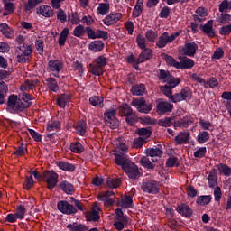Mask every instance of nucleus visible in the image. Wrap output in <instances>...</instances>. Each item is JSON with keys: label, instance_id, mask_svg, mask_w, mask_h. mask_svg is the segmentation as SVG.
Listing matches in <instances>:
<instances>
[{"label": "nucleus", "instance_id": "1", "mask_svg": "<svg viewBox=\"0 0 231 231\" xmlns=\"http://www.w3.org/2000/svg\"><path fill=\"white\" fill-rule=\"evenodd\" d=\"M114 152L116 165L121 167L130 180H138L142 176L138 166L127 156V145L125 143H119Z\"/></svg>", "mask_w": 231, "mask_h": 231}, {"label": "nucleus", "instance_id": "2", "mask_svg": "<svg viewBox=\"0 0 231 231\" xmlns=\"http://www.w3.org/2000/svg\"><path fill=\"white\" fill-rule=\"evenodd\" d=\"M27 107H30V103H23V101L17 99V96L14 94L9 96L6 107V111H9V113H21L24 111V109H27Z\"/></svg>", "mask_w": 231, "mask_h": 231}, {"label": "nucleus", "instance_id": "3", "mask_svg": "<svg viewBox=\"0 0 231 231\" xmlns=\"http://www.w3.org/2000/svg\"><path fill=\"white\" fill-rule=\"evenodd\" d=\"M104 120L106 125L110 129H116L120 125V122L116 118V110L115 108L106 109L104 113Z\"/></svg>", "mask_w": 231, "mask_h": 231}, {"label": "nucleus", "instance_id": "4", "mask_svg": "<svg viewBox=\"0 0 231 231\" xmlns=\"http://www.w3.org/2000/svg\"><path fill=\"white\" fill-rule=\"evenodd\" d=\"M131 106L133 107H136L138 113H143L144 115H147L152 111V104L147 103V101L143 97H140L139 99H134L131 102Z\"/></svg>", "mask_w": 231, "mask_h": 231}, {"label": "nucleus", "instance_id": "5", "mask_svg": "<svg viewBox=\"0 0 231 231\" xmlns=\"http://www.w3.org/2000/svg\"><path fill=\"white\" fill-rule=\"evenodd\" d=\"M180 33H181V32H176L171 35H169L167 32L162 33L156 42L157 48H165V46L171 44V42H174L176 38L180 37Z\"/></svg>", "mask_w": 231, "mask_h": 231}, {"label": "nucleus", "instance_id": "6", "mask_svg": "<svg viewBox=\"0 0 231 231\" xmlns=\"http://www.w3.org/2000/svg\"><path fill=\"white\" fill-rule=\"evenodd\" d=\"M158 77L162 82L171 84V88H176L180 82V78H174L169 71L163 69L159 71Z\"/></svg>", "mask_w": 231, "mask_h": 231}, {"label": "nucleus", "instance_id": "7", "mask_svg": "<svg viewBox=\"0 0 231 231\" xmlns=\"http://www.w3.org/2000/svg\"><path fill=\"white\" fill-rule=\"evenodd\" d=\"M43 178L45 179L49 190H53V189L57 187V183H59V174L54 171H44Z\"/></svg>", "mask_w": 231, "mask_h": 231}, {"label": "nucleus", "instance_id": "8", "mask_svg": "<svg viewBox=\"0 0 231 231\" xmlns=\"http://www.w3.org/2000/svg\"><path fill=\"white\" fill-rule=\"evenodd\" d=\"M141 189L148 194H158L160 192V183L156 180H147L142 183Z\"/></svg>", "mask_w": 231, "mask_h": 231}, {"label": "nucleus", "instance_id": "9", "mask_svg": "<svg viewBox=\"0 0 231 231\" xmlns=\"http://www.w3.org/2000/svg\"><path fill=\"white\" fill-rule=\"evenodd\" d=\"M18 50L22 51V53H19L17 55V60L18 62L24 63L26 60H28V57H30L31 53H33V50L32 49V45H20L18 46Z\"/></svg>", "mask_w": 231, "mask_h": 231}, {"label": "nucleus", "instance_id": "10", "mask_svg": "<svg viewBox=\"0 0 231 231\" xmlns=\"http://www.w3.org/2000/svg\"><path fill=\"white\" fill-rule=\"evenodd\" d=\"M57 207L58 210L62 212V214H77V208L68 201H60Z\"/></svg>", "mask_w": 231, "mask_h": 231}, {"label": "nucleus", "instance_id": "11", "mask_svg": "<svg viewBox=\"0 0 231 231\" xmlns=\"http://www.w3.org/2000/svg\"><path fill=\"white\" fill-rule=\"evenodd\" d=\"M97 199L99 201H103L105 203V205L109 207V206L113 205V203H115V192L114 191L101 192L98 195Z\"/></svg>", "mask_w": 231, "mask_h": 231}, {"label": "nucleus", "instance_id": "12", "mask_svg": "<svg viewBox=\"0 0 231 231\" xmlns=\"http://www.w3.org/2000/svg\"><path fill=\"white\" fill-rule=\"evenodd\" d=\"M198 44L194 42H186L182 49L183 55H186L187 57H194L196 51H198Z\"/></svg>", "mask_w": 231, "mask_h": 231}, {"label": "nucleus", "instance_id": "13", "mask_svg": "<svg viewBox=\"0 0 231 231\" xmlns=\"http://www.w3.org/2000/svg\"><path fill=\"white\" fill-rule=\"evenodd\" d=\"M156 109L158 115H165V113H171L174 109V105L167 101H161L157 104Z\"/></svg>", "mask_w": 231, "mask_h": 231}, {"label": "nucleus", "instance_id": "14", "mask_svg": "<svg viewBox=\"0 0 231 231\" xmlns=\"http://www.w3.org/2000/svg\"><path fill=\"white\" fill-rule=\"evenodd\" d=\"M48 66L50 71H52L54 77H59V72L62 71V68H64V65L59 60H50Z\"/></svg>", "mask_w": 231, "mask_h": 231}, {"label": "nucleus", "instance_id": "15", "mask_svg": "<svg viewBox=\"0 0 231 231\" xmlns=\"http://www.w3.org/2000/svg\"><path fill=\"white\" fill-rule=\"evenodd\" d=\"M120 19H122V13H111L105 17L103 23L106 24V26H111L116 23H118Z\"/></svg>", "mask_w": 231, "mask_h": 231}, {"label": "nucleus", "instance_id": "16", "mask_svg": "<svg viewBox=\"0 0 231 231\" xmlns=\"http://www.w3.org/2000/svg\"><path fill=\"white\" fill-rule=\"evenodd\" d=\"M192 117L190 116H184L178 121H173V127L174 129H182L183 127H189V125H192Z\"/></svg>", "mask_w": 231, "mask_h": 231}, {"label": "nucleus", "instance_id": "17", "mask_svg": "<svg viewBox=\"0 0 231 231\" xmlns=\"http://www.w3.org/2000/svg\"><path fill=\"white\" fill-rule=\"evenodd\" d=\"M193 66H196V62L192 59L187 56L180 58L179 69H192Z\"/></svg>", "mask_w": 231, "mask_h": 231}, {"label": "nucleus", "instance_id": "18", "mask_svg": "<svg viewBox=\"0 0 231 231\" xmlns=\"http://www.w3.org/2000/svg\"><path fill=\"white\" fill-rule=\"evenodd\" d=\"M100 206L96 202L92 208V211L87 215L88 221H99L100 220Z\"/></svg>", "mask_w": 231, "mask_h": 231}, {"label": "nucleus", "instance_id": "19", "mask_svg": "<svg viewBox=\"0 0 231 231\" xmlns=\"http://www.w3.org/2000/svg\"><path fill=\"white\" fill-rule=\"evenodd\" d=\"M143 51L140 53L136 64H142L143 62H147L152 59V50L150 48L143 49Z\"/></svg>", "mask_w": 231, "mask_h": 231}, {"label": "nucleus", "instance_id": "20", "mask_svg": "<svg viewBox=\"0 0 231 231\" xmlns=\"http://www.w3.org/2000/svg\"><path fill=\"white\" fill-rule=\"evenodd\" d=\"M200 30L208 35V37H216V31H214V21L209 20L206 24L200 25Z\"/></svg>", "mask_w": 231, "mask_h": 231}, {"label": "nucleus", "instance_id": "21", "mask_svg": "<svg viewBox=\"0 0 231 231\" xmlns=\"http://www.w3.org/2000/svg\"><path fill=\"white\" fill-rule=\"evenodd\" d=\"M176 210L179 214H180V216H183V217H192V208H190V207H189V205L185 203H181L180 205H179Z\"/></svg>", "mask_w": 231, "mask_h": 231}, {"label": "nucleus", "instance_id": "22", "mask_svg": "<svg viewBox=\"0 0 231 231\" xmlns=\"http://www.w3.org/2000/svg\"><path fill=\"white\" fill-rule=\"evenodd\" d=\"M195 14H196L193 15L195 23H203V21H205V17L208 15V10L207 8L200 6L195 11Z\"/></svg>", "mask_w": 231, "mask_h": 231}, {"label": "nucleus", "instance_id": "23", "mask_svg": "<svg viewBox=\"0 0 231 231\" xmlns=\"http://www.w3.org/2000/svg\"><path fill=\"white\" fill-rule=\"evenodd\" d=\"M36 13L38 14V15H42V17H53L55 14L53 12V9H51V7L49 5L39 6L36 9Z\"/></svg>", "mask_w": 231, "mask_h": 231}, {"label": "nucleus", "instance_id": "24", "mask_svg": "<svg viewBox=\"0 0 231 231\" xmlns=\"http://www.w3.org/2000/svg\"><path fill=\"white\" fill-rule=\"evenodd\" d=\"M0 32L4 37H6V39H14V36L15 35L14 29L8 26L7 23L0 24Z\"/></svg>", "mask_w": 231, "mask_h": 231}, {"label": "nucleus", "instance_id": "25", "mask_svg": "<svg viewBox=\"0 0 231 231\" xmlns=\"http://www.w3.org/2000/svg\"><path fill=\"white\" fill-rule=\"evenodd\" d=\"M146 154L151 158H162V156H163V150L160 145H158L155 148L146 149Z\"/></svg>", "mask_w": 231, "mask_h": 231}, {"label": "nucleus", "instance_id": "26", "mask_svg": "<svg viewBox=\"0 0 231 231\" xmlns=\"http://www.w3.org/2000/svg\"><path fill=\"white\" fill-rule=\"evenodd\" d=\"M71 100V95L69 94H61L57 99V105L59 107L64 108Z\"/></svg>", "mask_w": 231, "mask_h": 231}, {"label": "nucleus", "instance_id": "27", "mask_svg": "<svg viewBox=\"0 0 231 231\" xmlns=\"http://www.w3.org/2000/svg\"><path fill=\"white\" fill-rule=\"evenodd\" d=\"M175 87H172V83H166L164 86L160 87V90L165 97H168L169 100H172V89H174Z\"/></svg>", "mask_w": 231, "mask_h": 231}, {"label": "nucleus", "instance_id": "28", "mask_svg": "<svg viewBox=\"0 0 231 231\" xmlns=\"http://www.w3.org/2000/svg\"><path fill=\"white\" fill-rule=\"evenodd\" d=\"M39 84V80L37 79H27L21 86V91H27V89H33Z\"/></svg>", "mask_w": 231, "mask_h": 231}, {"label": "nucleus", "instance_id": "29", "mask_svg": "<svg viewBox=\"0 0 231 231\" xmlns=\"http://www.w3.org/2000/svg\"><path fill=\"white\" fill-rule=\"evenodd\" d=\"M56 165L59 169H61V171H67L68 172H73L75 171V165L69 162L60 161L56 162Z\"/></svg>", "mask_w": 231, "mask_h": 231}, {"label": "nucleus", "instance_id": "30", "mask_svg": "<svg viewBox=\"0 0 231 231\" xmlns=\"http://www.w3.org/2000/svg\"><path fill=\"white\" fill-rule=\"evenodd\" d=\"M60 188L66 194H70L71 195L75 192V188L73 187V184H71V183H69L66 180H63L60 183Z\"/></svg>", "mask_w": 231, "mask_h": 231}, {"label": "nucleus", "instance_id": "31", "mask_svg": "<svg viewBox=\"0 0 231 231\" xmlns=\"http://www.w3.org/2000/svg\"><path fill=\"white\" fill-rule=\"evenodd\" d=\"M88 49L94 53L102 51L104 50V42L102 41H94L88 45Z\"/></svg>", "mask_w": 231, "mask_h": 231}, {"label": "nucleus", "instance_id": "32", "mask_svg": "<svg viewBox=\"0 0 231 231\" xmlns=\"http://www.w3.org/2000/svg\"><path fill=\"white\" fill-rule=\"evenodd\" d=\"M89 72L92 73V75H96L97 77H100V75L104 74V69L101 68L99 65H97L95 61H93L89 65Z\"/></svg>", "mask_w": 231, "mask_h": 231}, {"label": "nucleus", "instance_id": "33", "mask_svg": "<svg viewBox=\"0 0 231 231\" xmlns=\"http://www.w3.org/2000/svg\"><path fill=\"white\" fill-rule=\"evenodd\" d=\"M208 183V187H210L211 189H214V187L217 185V172H216V170H213L212 171L209 172Z\"/></svg>", "mask_w": 231, "mask_h": 231}, {"label": "nucleus", "instance_id": "34", "mask_svg": "<svg viewBox=\"0 0 231 231\" xmlns=\"http://www.w3.org/2000/svg\"><path fill=\"white\" fill-rule=\"evenodd\" d=\"M86 129H88V125L86 124V121L80 120L79 122H78L76 125L77 134H79V136H84L86 134Z\"/></svg>", "mask_w": 231, "mask_h": 231}, {"label": "nucleus", "instance_id": "35", "mask_svg": "<svg viewBox=\"0 0 231 231\" xmlns=\"http://www.w3.org/2000/svg\"><path fill=\"white\" fill-rule=\"evenodd\" d=\"M132 95L140 97L145 93V86L143 84L134 85L131 89Z\"/></svg>", "mask_w": 231, "mask_h": 231}, {"label": "nucleus", "instance_id": "36", "mask_svg": "<svg viewBox=\"0 0 231 231\" xmlns=\"http://www.w3.org/2000/svg\"><path fill=\"white\" fill-rule=\"evenodd\" d=\"M109 10H111L109 3H100L97 12L98 15H107V14H109Z\"/></svg>", "mask_w": 231, "mask_h": 231}, {"label": "nucleus", "instance_id": "37", "mask_svg": "<svg viewBox=\"0 0 231 231\" xmlns=\"http://www.w3.org/2000/svg\"><path fill=\"white\" fill-rule=\"evenodd\" d=\"M157 124L160 127H171V125H174V117H164L159 119Z\"/></svg>", "mask_w": 231, "mask_h": 231}, {"label": "nucleus", "instance_id": "38", "mask_svg": "<svg viewBox=\"0 0 231 231\" xmlns=\"http://www.w3.org/2000/svg\"><path fill=\"white\" fill-rule=\"evenodd\" d=\"M145 39L148 42H156L158 39V32L152 29L145 32Z\"/></svg>", "mask_w": 231, "mask_h": 231}, {"label": "nucleus", "instance_id": "39", "mask_svg": "<svg viewBox=\"0 0 231 231\" xmlns=\"http://www.w3.org/2000/svg\"><path fill=\"white\" fill-rule=\"evenodd\" d=\"M190 136V134L188 132H180L176 137L175 142L177 143L181 144L189 142V137Z\"/></svg>", "mask_w": 231, "mask_h": 231}, {"label": "nucleus", "instance_id": "40", "mask_svg": "<svg viewBox=\"0 0 231 231\" xmlns=\"http://www.w3.org/2000/svg\"><path fill=\"white\" fill-rule=\"evenodd\" d=\"M212 201V196L210 195H203L197 198V205H200L204 207L205 205H208Z\"/></svg>", "mask_w": 231, "mask_h": 231}, {"label": "nucleus", "instance_id": "41", "mask_svg": "<svg viewBox=\"0 0 231 231\" xmlns=\"http://www.w3.org/2000/svg\"><path fill=\"white\" fill-rule=\"evenodd\" d=\"M67 228H69V231H88V230L86 225L77 224V223L69 224L67 226Z\"/></svg>", "mask_w": 231, "mask_h": 231}, {"label": "nucleus", "instance_id": "42", "mask_svg": "<svg viewBox=\"0 0 231 231\" xmlns=\"http://www.w3.org/2000/svg\"><path fill=\"white\" fill-rule=\"evenodd\" d=\"M120 185H122V180H120V178H117V179L108 178L106 180V186L109 189H118V187H120Z\"/></svg>", "mask_w": 231, "mask_h": 231}, {"label": "nucleus", "instance_id": "43", "mask_svg": "<svg viewBox=\"0 0 231 231\" xmlns=\"http://www.w3.org/2000/svg\"><path fill=\"white\" fill-rule=\"evenodd\" d=\"M136 134L139 136H143V138H145V140H147V138H149L152 134V129L151 127L138 128L136 130Z\"/></svg>", "mask_w": 231, "mask_h": 231}, {"label": "nucleus", "instance_id": "44", "mask_svg": "<svg viewBox=\"0 0 231 231\" xmlns=\"http://www.w3.org/2000/svg\"><path fill=\"white\" fill-rule=\"evenodd\" d=\"M44 0H28L27 4L24 5L25 12H32L37 5H41Z\"/></svg>", "mask_w": 231, "mask_h": 231}, {"label": "nucleus", "instance_id": "45", "mask_svg": "<svg viewBox=\"0 0 231 231\" xmlns=\"http://www.w3.org/2000/svg\"><path fill=\"white\" fill-rule=\"evenodd\" d=\"M217 169L220 174H223V176H230L231 175V168L230 166L225 164V163H219L217 165Z\"/></svg>", "mask_w": 231, "mask_h": 231}, {"label": "nucleus", "instance_id": "46", "mask_svg": "<svg viewBox=\"0 0 231 231\" xmlns=\"http://www.w3.org/2000/svg\"><path fill=\"white\" fill-rule=\"evenodd\" d=\"M68 35H69V29L64 28L59 37V44L60 46H64L66 44V41L68 39Z\"/></svg>", "mask_w": 231, "mask_h": 231}, {"label": "nucleus", "instance_id": "47", "mask_svg": "<svg viewBox=\"0 0 231 231\" xmlns=\"http://www.w3.org/2000/svg\"><path fill=\"white\" fill-rule=\"evenodd\" d=\"M210 140V134L207 131L200 132L198 134L197 142L199 143H206V142H208Z\"/></svg>", "mask_w": 231, "mask_h": 231}, {"label": "nucleus", "instance_id": "48", "mask_svg": "<svg viewBox=\"0 0 231 231\" xmlns=\"http://www.w3.org/2000/svg\"><path fill=\"white\" fill-rule=\"evenodd\" d=\"M218 10L221 14H225V12L231 10V0H223L218 5Z\"/></svg>", "mask_w": 231, "mask_h": 231}, {"label": "nucleus", "instance_id": "49", "mask_svg": "<svg viewBox=\"0 0 231 231\" xmlns=\"http://www.w3.org/2000/svg\"><path fill=\"white\" fill-rule=\"evenodd\" d=\"M47 86L51 91L54 93L59 89V85L57 84V79L55 78H49L46 79Z\"/></svg>", "mask_w": 231, "mask_h": 231}, {"label": "nucleus", "instance_id": "50", "mask_svg": "<svg viewBox=\"0 0 231 231\" xmlns=\"http://www.w3.org/2000/svg\"><path fill=\"white\" fill-rule=\"evenodd\" d=\"M70 151L77 154H82L84 152V146H82V143L75 142L70 144Z\"/></svg>", "mask_w": 231, "mask_h": 231}, {"label": "nucleus", "instance_id": "51", "mask_svg": "<svg viewBox=\"0 0 231 231\" xmlns=\"http://www.w3.org/2000/svg\"><path fill=\"white\" fill-rule=\"evenodd\" d=\"M217 21L219 24H228L231 23V14L227 13L220 14Z\"/></svg>", "mask_w": 231, "mask_h": 231}, {"label": "nucleus", "instance_id": "52", "mask_svg": "<svg viewBox=\"0 0 231 231\" xmlns=\"http://www.w3.org/2000/svg\"><path fill=\"white\" fill-rule=\"evenodd\" d=\"M133 113V108L129 106V105L125 104L122 106L119 107V115L121 116H127Z\"/></svg>", "mask_w": 231, "mask_h": 231}, {"label": "nucleus", "instance_id": "53", "mask_svg": "<svg viewBox=\"0 0 231 231\" xmlns=\"http://www.w3.org/2000/svg\"><path fill=\"white\" fill-rule=\"evenodd\" d=\"M74 37H84L86 35V29L83 27L82 24H79L73 30Z\"/></svg>", "mask_w": 231, "mask_h": 231}, {"label": "nucleus", "instance_id": "54", "mask_svg": "<svg viewBox=\"0 0 231 231\" xmlns=\"http://www.w3.org/2000/svg\"><path fill=\"white\" fill-rule=\"evenodd\" d=\"M164 59L168 66H172L173 68H176V69H179L180 62L176 60V59L172 58V56H170V55H165Z\"/></svg>", "mask_w": 231, "mask_h": 231}, {"label": "nucleus", "instance_id": "55", "mask_svg": "<svg viewBox=\"0 0 231 231\" xmlns=\"http://www.w3.org/2000/svg\"><path fill=\"white\" fill-rule=\"evenodd\" d=\"M136 42H137V46L141 49V50H145L147 49V40L145 37H143L142 34H138L136 37Z\"/></svg>", "mask_w": 231, "mask_h": 231}, {"label": "nucleus", "instance_id": "56", "mask_svg": "<svg viewBox=\"0 0 231 231\" xmlns=\"http://www.w3.org/2000/svg\"><path fill=\"white\" fill-rule=\"evenodd\" d=\"M125 122L128 123V125H134V124L138 122V116H136V114L134 112H131L125 117Z\"/></svg>", "mask_w": 231, "mask_h": 231}, {"label": "nucleus", "instance_id": "57", "mask_svg": "<svg viewBox=\"0 0 231 231\" xmlns=\"http://www.w3.org/2000/svg\"><path fill=\"white\" fill-rule=\"evenodd\" d=\"M217 86H219V82L216 78H211L208 81L205 80L204 83V88H206V89H208V88H217Z\"/></svg>", "mask_w": 231, "mask_h": 231}, {"label": "nucleus", "instance_id": "58", "mask_svg": "<svg viewBox=\"0 0 231 231\" xmlns=\"http://www.w3.org/2000/svg\"><path fill=\"white\" fill-rule=\"evenodd\" d=\"M94 62L104 69V68L107 66V58L104 56H99L96 60H94Z\"/></svg>", "mask_w": 231, "mask_h": 231}, {"label": "nucleus", "instance_id": "59", "mask_svg": "<svg viewBox=\"0 0 231 231\" xmlns=\"http://www.w3.org/2000/svg\"><path fill=\"white\" fill-rule=\"evenodd\" d=\"M141 164L146 169H154V167H156L147 157L141 158Z\"/></svg>", "mask_w": 231, "mask_h": 231}, {"label": "nucleus", "instance_id": "60", "mask_svg": "<svg viewBox=\"0 0 231 231\" xmlns=\"http://www.w3.org/2000/svg\"><path fill=\"white\" fill-rule=\"evenodd\" d=\"M24 214H26V208L24 206H19L14 215L18 219H24Z\"/></svg>", "mask_w": 231, "mask_h": 231}, {"label": "nucleus", "instance_id": "61", "mask_svg": "<svg viewBox=\"0 0 231 231\" xmlns=\"http://www.w3.org/2000/svg\"><path fill=\"white\" fill-rule=\"evenodd\" d=\"M207 154V147H200L199 150H197L193 156L194 158H205V155Z\"/></svg>", "mask_w": 231, "mask_h": 231}, {"label": "nucleus", "instance_id": "62", "mask_svg": "<svg viewBox=\"0 0 231 231\" xmlns=\"http://www.w3.org/2000/svg\"><path fill=\"white\" fill-rule=\"evenodd\" d=\"M143 143H147V141L143 137H139L134 140V147L135 149H140V147H143Z\"/></svg>", "mask_w": 231, "mask_h": 231}, {"label": "nucleus", "instance_id": "63", "mask_svg": "<svg viewBox=\"0 0 231 231\" xmlns=\"http://www.w3.org/2000/svg\"><path fill=\"white\" fill-rule=\"evenodd\" d=\"M60 129V121H54L52 124L47 125V131H59Z\"/></svg>", "mask_w": 231, "mask_h": 231}, {"label": "nucleus", "instance_id": "64", "mask_svg": "<svg viewBox=\"0 0 231 231\" xmlns=\"http://www.w3.org/2000/svg\"><path fill=\"white\" fill-rule=\"evenodd\" d=\"M220 35H230L231 34V23L224 25L219 30Z\"/></svg>", "mask_w": 231, "mask_h": 231}]
</instances>
